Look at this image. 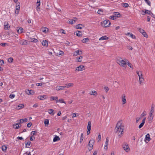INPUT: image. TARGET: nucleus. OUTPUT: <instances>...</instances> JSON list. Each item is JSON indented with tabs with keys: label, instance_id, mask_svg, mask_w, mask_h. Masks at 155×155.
<instances>
[{
	"label": "nucleus",
	"instance_id": "obj_1",
	"mask_svg": "<svg viewBox=\"0 0 155 155\" xmlns=\"http://www.w3.org/2000/svg\"><path fill=\"white\" fill-rule=\"evenodd\" d=\"M124 125L123 124L122 121H118L115 129V133L118 134V137L120 138L124 134Z\"/></svg>",
	"mask_w": 155,
	"mask_h": 155
},
{
	"label": "nucleus",
	"instance_id": "obj_2",
	"mask_svg": "<svg viewBox=\"0 0 155 155\" xmlns=\"http://www.w3.org/2000/svg\"><path fill=\"white\" fill-rule=\"evenodd\" d=\"M127 60L125 59L124 60L122 59L120 57L118 58L117 60V62L121 67L126 68L127 67Z\"/></svg>",
	"mask_w": 155,
	"mask_h": 155
},
{
	"label": "nucleus",
	"instance_id": "obj_3",
	"mask_svg": "<svg viewBox=\"0 0 155 155\" xmlns=\"http://www.w3.org/2000/svg\"><path fill=\"white\" fill-rule=\"evenodd\" d=\"M137 73L139 77V84L140 85H142L143 84L144 81L143 77L142 74V71H137Z\"/></svg>",
	"mask_w": 155,
	"mask_h": 155
},
{
	"label": "nucleus",
	"instance_id": "obj_4",
	"mask_svg": "<svg viewBox=\"0 0 155 155\" xmlns=\"http://www.w3.org/2000/svg\"><path fill=\"white\" fill-rule=\"evenodd\" d=\"M94 142V140L93 139H91L89 141L88 143V145L89 147L88 148L89 150H91L92 149Z\"/></svg>",
	"mask_w": 155,
	"mask_h": 155
},
{
	"label": "nucleus",
	"instance_id": "obj_5",
	"mask_svg": "<svg viewBox=\"0 0 155 155\" xmlns=\"http://www.w3.org/2000/svg\"><path fill=\"white\" fill-rule=\"evenodd\" d=\"M110 24V22L107 20H104L101 23L102 25L104 27H109Z\"/></svg>",
	"mask_w": 155,
	"mask_h": 155
},
{
	"label": "nucleus",
	"instance_id": "obj_6",
	"mask_svg": "<svg viewBox=\"0 0 155 155\" xmlns=\"http://www.w3.org/2000/svg\"><path fill=\"white\" fill-rule=\"evenodd\" d=\"M85 68L84 66L83 65H81L75 68V71H80L85 70Z\"/></svg>",
	"mask_w": 155,
	"mask_h": 155
},
{
	"label": "nucleus",
	"instance_id": "obj_7",
	"mask_svg": "<svg viewBox=\"0 0 155 155\" xmlns=\"http://www.w3.org/2000/svg\"><path fill=\"white\" fill-rule=\"evenodd\" d=\"M154 107L152 105L151 108L149 116L150 119L151 120H152L153 118V113L154 112Z\"/></svg>",
	"mask_w": 155,
	"mask_h": 155
},
{
	"label": "nucleus",
	"instance_id": "obj_8",
	"mask_svg": "<svg viewBox=\"0 0 155 155\" xmlns=\"http://www.w3.org/2000/svg\"><path fill=\"white\" fill-rule=\"evenodd\" d=\"M122 147L126 152H128L130 150L129 147L126 143H124L122 145Z\"/></svg>",
	"mask_w": 155,
	"mask_h": 155
},
{
	"label": "nucleus",
	"instance_id": "obj_9",
	"mask_svg": "<svg viewBox=\"0 0 155 155\" xmlns=\"http://www.w3.org/2000/svg\"><path fill=\"white\" fill-rule=\"evenodd\" d=\"M28 41L25 39H22L20 40L19 43L21 45H26L28 44Z\"/></svg>",
	"mask_w": 155,
	"mask_h": 155
},
{
	"label": "nucleus",
	"instance_id": "obj_10",
	"mask_svg": "<svg viewBox=\"0 0 155 155\" xmlns=\"http://www.w3.org/2000/svg\"><path fill=\"white\" fill-rule=\"evenodd\" d=\"M20 9V3H19V4L18 5L17 4L15 6V13L17 15L18 14V13L19 12Z\"/></svg>",
	"mask_w": 155,
	"mask_h": 155
},
{
	"label": "nucleus",
	"instance_id": "obj_11",
	"mask_svg": "<svg viewBox=\"0 0 155 155\" xmlns=\"http://www.w3.org/2000/svg\"><path fill=\"white\" fill-rule=\"evenodd\" d=\"M126 96L125 94H123L121 97V99L123 104H125L127 102L126 99Z\"/></svg>",
	"mask_w": 155,
	"mask_h": 155
},
{
	"label": "nucleus",
	"instance_id": "obj_12",
	"mask_svg": "<svg viewBox=\"0 0 155 155\" xmlns=\"http://www.w3.org/2000/svg\"><path fill=\"white\" fill-rule=\"evenodd\" d=\"M41 31L44 33L47 34L49 32V29L47 27H42L41 28Z\"/></svg>",
	"mask_w": 155,
	"mask_h": 155
},
{
	"label": "nucleus",
	"instance_id": "obj_13",
	"mask_svg": "<svg viewBox=\"0 0 155 155\" xmlns=\"http://www.w3.org/2000/svg\"><path fill=\"white\" fill-rule=\"evenodd\" d=\"M82 51L80 50H77L73 53V56H77L78 54H82Z\"/></svg>",
	"mask_w": 155,
	"mask_h": 155
},
{
	"label": "nucleus",
	"instance_id": "obj_14",
	"mask_svg": "<svg viewBox=\"0 0 155 155\" xmlns=\"http://www.w3.org/2000/svg\"><path fill=\"white\" fill-rule=\"evenodd\" d=\"M151 140V138L150 137V135L149 134H147L146 135L145 137V138L144 140V141L145 142H146V140H147L148 141H150Z\"/></svg>",
	"mask_w": 155,
	"mask_h": 155
},
{
	"label": "nucleus",
	"instance_id": "obj_15",
	"mask_svg": "<svg viewBox=\"0 0 155 155\" xmlns=\"http://www.w3.org/2000/svg\"><path fill=\"white\" fill-rule=\"evenodd\" d=\"M109 140L107 138L106 139V142L105 143L104 146V148L106 150H107L108 146V142Z\"/></svg>",
	"mask_w": 155,
	"mask_h": 155
},
{
	"label": "nucleus",
	"instance_id": "obj_16",
	"mask_svg": "<svg viewBox=\"0 0 155 155\" xmlns=\"http://www.w3.org/2000/svg\"><path fill=\"white\" fill-rule=\"evenodd\" d=\"M17 32L19 34H21L24 32V29L22 27H18L17 29Z\"/></svg>",
	"mask_w": 155,
	"mask_h": 155
},
{
	"label": "nucleus",
	"instance_id": "obj_17",
	"mask_svg": "<svg viewBox=\"0 0 155 155\" xmlns=\"http://www.w3.org/2000/svg\"><path fill=\"white\" fill-rule=\"evenodd\" d=\"M37 98L39 100H44L46 99L47 98V97L46 95H39L38 97Z\"/></svg>",
	"mask_w": 155,
	"mask_h": 155
},
{
	"label": "nucleus",
	"instance_id": "obj_18",
	"mask_svg": "<svg viewBox=\"0 0 155 155\" xmlns=\"http://www.w3.org/2000/svg\"><path fill=\"white\" fill-rule=\"evenodd\" d=\"M146 118L144 117V118L143 119L142 122L139 125V126L138 127L139 129L141 128H142L143 126L145 121Z\"/></svg>",
	"mask_w": 155,
	"mask_h": 155
},
{
	"label": "nucleus",
	"instance_id": "obj_19",
	"mask_svg": "<svg viewBox=\"0 0 155 155\" xmlns=\"http://www.w3.org/2000/svg\"><path fill=\"white\" fill-rule=\"evenodd\" d=\"M42 44L43 46L47 47L48 45V42L46 40H43L42 42Z\"/></svg>",
	"mask_w": 155,
	"mask_h": 155
},
{
	"label": "nucleus",
	"instance_id": "obj_20",
	"mask_svg": "<svg viewBox=\"0 0 155 155\" xmlns=\"http://www.w3.org/2000/svg\"><path fill=\"white\" fill-rule=\"evenodd\" d=\"M39 3V4L37 5L36 10L38 12L40 11V0H37V4Z\"/></svg>",
	"mask_w": 155,
	"mask_h": 155
},
{
	"label": "nucleus",
	"instance_id": "obj_21",
	"mask_svg": "<svg viewBox=\"0 0 155 155\" xmlns=\"http://www.w3.org/2000/svg\"><path fill=\"white\" fill-rule=\"evenodd\" d=\"M58 99V97L57 96H51L50 97V100L51 101H57Z\"/></svg>",
	"mask_w": 155,
	"mask_h": 155
},
{
	"label": "nucleus",
	"instance_id": "obj_22",
	"mask_svg": "<svg viewBox=\"0 0 155 155\" xmlns=\"http://www.w3.org/2000/svg\"><path fill=\"white\" fill-rule=\"evenodd\" d=\"M64 87V86H57L56 87V89L57 91L62 90H63L64 88H65Z\"/></svg>",
	"mask_w": 155,
	"mask_h": 155
},
{
	"label": "nucleus",
	"instance_id": "obj_23",
	"mask_svg": "<svg viewBox=\"0 0 155 155\" xmlns=\"http://www.w3.org/2000/svg\"><path fill=\"white\" fill-rule=\"evenodd\" d=\"M74 85V84L73 83H69L68 84H65V86H64L65 88H68L69 87H72Z\"/></svg>",
	"mask_w": 155,
	"mask_h": 155
},
{
	"label": "nucleus",
	"instance_id": "obj_24",
	"mask_svg": "<svg viewBox=\"0 0 155 155\" xmlns=\"http://www.w3.org/2000/svg\"><path fill=\"white\" fill-rule=\"evenodd\" d=\"M4 27L5 30H8L9 28V26L8 22H5V23Z\"/></svg>",
	"mask_w": 155,
	"mask_h": 155
},
{
	"label": "nucleus",
	"instance_id": "obj_25",
	"mask_svg": "<svg viewBox=\"0 0 155 155\" xmlns=\"http://www.w3.org/2000/svg\"><path fill=\"white\" fill-rule=\"evenodd\" d=\"M24 107V105L23 104H19L16 107V109L17 110H20L21 109L23 108Z\"/></svg>",
	"mask_w": 155,
	"mask_h": 155
},
{
	"label": "nucleus",
	"instance_id": "obj_26",
	"mask_svg": "<svg viewBox=\"0 0 155 155\" xmlns=\"http://www.w3.org/2000/svg\"><path fill=\"white\" fill-rule=\"evenodd\" d=\"M91 121H89L88 122V124L87 127V130H91Z\"/></svg>",
	"mask_w": 155,
	"mask_h": 155
},
{
	"label": "nucleus",
	"instance_id": "obj_27",
	"mask_svg": "<svg viewBox=\"0 0 155 155\" xmlns=\"http://www.w3.org/2000/svg\"><path fill=\"white\" fill-rule=\"evenodd\" d=\"M83 57L82 56H80L79 57H77L76 61L77 62H80L82 61Z\"/></svg>",
	"mask_w": 155,
	"mask_h": 155
},
{
	"label": "nucleus",
	"instance_id": "obj_28",
	"mask_svg": "<svg viewBox=\"0 0 155 155\" xmlns=\"http://www.w3.org/2000/svg\"><path fill=\"white\" fill-rule=\"evenodd\" d=\"M108 38L106 36H104L101 37L99 39V40L101 41L102 40H107L108 39Z\"/></svg>",
	"mask_w": 155,
	"mask_h": 155
},
{
	"label": "nucleus",
	"instance_id": "obj_29",
	"mask_svg": "<svg viewBox=\"0 0 155 155\" xmlns=\"http://www.w3.org/2000/svg\"><path fill=\"white\" fill-rule=\"evenodd\" d=\"M58 102H60L61 103H64L65 104H66L65 102L64 101L63 99H61L58 100V99L57 101H56V102L57 103Z\"/></svg>",
	"mask_w": 155,
	"mask_h": 155
},
{
	"label": "nucleus",
	"instance_id": "obj_30",
	"mask_svg": "<svg viewBox=\"0 0 155 155\" xmlns=\"http://www.w3.org/2000/svg\"><path fill=\"white\" fill-rule=\"evenodd\" d=\"M97 92L96 91H92L90 93V94L91 95H94V96H96L97 95Z\"/></svg>",
	"mask_w": 155,
	"mask_h": 155
},
{
	"label": "nucleus",
	"instance_id": "obj_31",
	"mask_svg": "<svg viewBox=\"0 0 155 155\" xmlns=\"http://www.w3.org/2000/svg\"><path fill=\"white\" fill-rule=\"evenodd\" d=\"M143 12L145 13V14H147L148 15H150L151 12L150 11L144 9L143 10Z\"/></svg>",
	"mask_w": 155,
	"mask_h": 155
},
{
	"label": "nucleus",
	"instance_id": "obj_32",
	"mask_svg": "<svg viewBox=\"0 0 155 155\" xmlns=\"http://www.w3.org/2000/svg\"><path fill=\"white\" fill-rule=\"evenodd\" d=\"M48 111L50 114L52 115H53L54 114V110L52 109H49Z\"/></svg>",
	"mask_w": 155,
	"mask_h": 155
},
{
	"label": "nucleus",
	"instance_id": "obj_33",
	"mask_svg": "<svg viewBox=\"0 0 155 155\" xmlns=\"http://www.w3.org/2000/svg\"><path fill=\"white\" fill-rule=\"evenodd\" d=\"M13 127L15 129H18L19 128V125L18 124H14L13 125Z\"/></svg>",
	"mask_w": 155,
	"mask_h": 155
},
{
	"label": "nucleus",
	"instance_id": "obj_34",
	"mask_svg": "<svg viewBox=\"0 0 155 155\" xmlns=\"http://www.w3.org/2000/svg\"><path fill=\"white\" fill-rule=\"evenodd\" d=\"M60 139V138L56 136L54 138L53 141L54 142H55L59 140Z\"/></svg>",
	"mask_w": 155,
	"mask_h": 155
},
{
	"label": "nucleus",
	"instance_id": "obj_35",
	"mask_svg": "<svg viewBox=\"0 0 155 155\" xmlns=\"http://www.w3.org/2000/svg\"><path fill=\"white\" fill-rule=\"evenodd\" d=\"M44 124L45 126L48 125L49 124V120L48 119H46L45 120Z\"/></svg>",
	"mask_w": 155,
	"mask_h": 155
},
{
	"label": "nucleus",
	"instance_id": "obj_36",
	"mask_svg": "<svg viewBox=\"0 0 155 155\" xmlns=\"http://www.w3.org/2000/svg\"><path fill=\"white\" fill-rule=\"evenodd\" d=\"M7 147L5 145H3L2 146V149L3 151L5 152L7 150Z\"/></svg>",
	"mask_w": 155,
	"mask_h": 155
},
{
	"label": "nucleus",
	"instance_id": "obj_37",
	"mask_svg": "<svg viewBox=\"0 0 155 155\" xmlns=\"http://www.w3.org/2000/svg\"><path fill=\"white\" fill-rule=\"evenodd\" d=\"M31 91L32 92H33L31 90H28L27 91H26V93L28 95L32 94V93H31Z\"/></svg>",
	"mask_w": 155,
	"mask_h": 155
},
{
	"label": "nucleus",
	"instance_id": "obj_38",
	"mask_svg": "<svg viewBox=\"0 0 155 155\" xmlns=\"http://www.w3.org/2000/svg\"><path fill=\"white\" fill-rule=\"evenodd\" d=\"M89 39L88 38H84L82 40V42L83 43H86L88 41Z\"/></svg>",
	"mask_w": 155,
	"mask_h": 155
},
{
	"label": "nucleus",
	"instance_id": "obj_39",
	"mask_svg": "<svg viewBox=\"0 0 155 155\" xmlns=\"http://www.w3.org/2000/svg\"><path fill=\"white\" fill-rule=\"evenodd\" d=\"M118 17V16L117 15H113L111 16H110V19L112 20H114L115 19H116Z\"/></svg>",
	"mask_w": 155,
	"mask_h": 155
},
{
	"label": "nucleus",
	"instance_id": "obj_40",
	"mask_svg": "<svg viewBox=\"0 0 155 155\" xmlns=\"http://www.w3.org/2000/svg\"><path fill=\"white\" fill-rule=\"evenodd\" d=\"M83 139H84V137L83 136V134L82 133L81 134V137H80V143H81L82 142V141L83 140Z\"/></svg>",
	"mask_w": 155,
	"mask_h": 155
},
{
	"label": "nucleus",
	"instance_id": "obj_41",
	"mask_svg": "<svg viewBox=\"0 0 155 155\" xmlns=\"http://www.w3.org/2000/svg\"><path fill=\"white\" fill-rule=\"evenodd\" d=\"M122 5V6L124 8H127L129 6V5L127 3H123Z\"/></svg>",
	"mask_w": 155,
	"mask_h": 155
},
{
	"label": "nucleus",
	"instance_id": "obj_42",
	"mask_svg": "<svg viewBox=\"0 0 155 155\" xmlns=\"http://www.w3.org/2000/svg\"><path fill=\"white\" fill-rule=\"evenodd\" d=\"M31 144V142L29 141H28L26 143H25L26 147H29Z\"/></svg>",
	"mask_w": 155,
	"mask_h": 155
},
{
	"label": "nucleus",
	"instance_id": "obj_43",
	"mask_svg": "<svg viewBox=\"0 0 155 155\" xmlns=\"http://www.w3.org/2000/svg\"><path fill=\"white\" fill-rule=\"evenodd\" d=\"M81 33V32L79 31H76V35L78 36H81L82 35L80 34Z\"/></svg>",
	"mask_w": 155,
	"mask_h": 155
},
{
	"label": "nucleus",
	"instance_id": "obj_44",
	"mask_svg": "<svg viewBox=\"0 0 155 155\" xmlns=\"http://www.w3.org/2000/svg\"><path fill=\"white\" fill-rule=\"evenodd\" d=\"M82 25L81 24H78L76 26V28L77 29H81L82 27H81Z\"/></svg>",
	"mask_w": 155,
	"mask_h": 155
},
{
	"label": "nucleus",
	"instance_id": "obj_45",
	"mask_svg": "<svg viewBox=\"0 0 155 155\" xmlns=\"http://www.w3.org/2000/svg\"><path fill=\"white\" fill-rule=\"evenodd\" d=\"M127 65L131 68H133L132 65V64L130 62H129L128 60H127Z\"/></svg>",
	"mask_w": 155,
	"mask_h": 155
},
{
	"label": "nucleus",
	"instance_id": "obj_46",
	"mask_svg": "<svg viewBox=\"0 0 155 155\" xmlns=\"http://www.w3.org/2000/svg\"><path fill=\"white\" fill-rule=\"evenodd\" d=\"M129 36L133 39H134L136 38L135 36L132 33H131L130 34Z\"/></svg>",
	"mask_w": 155,
	"mask_h": 155
},
{
	"label": "nucleus",
	"instance_id": "obj_47",
	"mask_svg": "<svg viewBox=\"0 0 155 155\" xmlns=\"http://www.w3.org/2000/svg\"><path fill=\"white\" fill-rule=\"evenodd\" d=\"M37 131H33L31 132V134L32 136H34L37 134Z\"/></svg>",
	"mask_w": 155,
	"mask_h": 155
},
{
	"label": "nucleus",
	"instance_id": "obj_48",
	"mask_svg": "<svg viewBox=\"0 0 155 155\" xmlns=\"http://www.w3.org/2000/svg\"><path fill=\"white\" fill-rule=\"evenodd\" d=\"M143 36L144 37L147 38L148 37V35L146 33L145 31L142 33H141Z\"/></svg>",
	"mask_w": 155,
	"mask_h": 155
},
{
	"label": "nucleus",
	"instance_id": "obj_49",
	"mask_svg": "<svg viewBox=\"0 0 155 155\" xmlns=\"http://www.w3.org/2000/svg\"><path fill=\"white\" fill-rule=\"evenodd\" d=\"M146 115V112L144 111L141 114L140 116L142 117L145 116Z\"/></svg>",
	"mask_w": 155,
	"mask_h": 155
},
{
	"label": "nucleus",
	"instance_id": "obj_50",
	"mask_svg": "<svg viewBox=\"0 0 155 155\" xmlns=\"http://www.w3.org/2000/svg\"><path fill=\"white\" fill-rule=\"evenodd\" d=\"M104 88L105 91L106 92H107L109 90V88L107 87H105Z\"/></svg>",
	"mask_w": 155,
	"mask_h": 155
},
{
	"label": "nucleus",
	"instance_id": "obj_51",
	"mask_svg": "<svg viewBox=\"0 0 155 155\" xmlns=\"http://www.w3.org/2000/svg\"><path fill=\"white\" fill-rule=\"evenodd\" d=\"M142 118V117L141 116H140V117H137L136 118V122L137 123Z\"/></svg>",
	"mask_w": 155,
	"mask_h": 155
},
{
	"label": "nucleus",
	"instance_id": "obj_52",
	"mask_svg": "<svg viewBox=\"0 0 155 155\" xmlns=\"http://www.w3.org/2000/svg\"><path fill=\"white\" fill-rule=\"evenodd\" d=\"M13 59L12 58L10 57L9 58L8 60V61L9 62H12L13 61Z\"/></svg>",
	"mask_w": 155,
	"mask_h": 155
},
{
	"label": "nucleus",
	"instance_id": "obj_53",
	"mask_svg": "<svg viewBox=\"0 0 155 155\" xmlns=\"http://www.w3.org/2000/svg\"><path fill=\"white\" fill-rule=\"evenodd\" d=\"M75 20H71L69 21V23L71 25H73L74 24V22L75 23Z\"/></svg>",
	"mask_w": 155,
	"mask_h": 155
},
{
	"label": "nucleus",
	"instance_id": "obj_54",
	"mask_svg": "<svg viewBox=\"0 0 155 155\" xmlns=\"http://www.w3.org/2000/svg\"><path fill=\"white\" fill-rule=\"evenodd\" d=\"M138 30L141 33H142L144 31V30L140 28H138Z\"/></svg>",
	"mask_w": 155,
	"mask_h": 155
},
{
	"label": "nucleus",
	"instance_id": "obj_55",
	"mask_svg": "<svg viewBox=\"0 0 155 155\" xmlns=\"http://www.w3.org/2000/svg\"><path fill=\"white\" fill-rule=\"evenodd\" d=\"M64 54V52L62 51H60L59 53V55H63Z\"/></svg>",
	"mask_w": 155,
	"mask_h": 155
},
{
	"label": "nucleus",
	"instance_id": "obj_56",
	"mask_svg": "<svg viewBox=\"0 0 155 155\" xmlns=\"http://www.w3.org/2000/svg\"><path fill=\"white\" fill-rule=\"evenodd\" d=\"M101 135L100 134H99L98 136V142L101 141Z\"/></svg>",
	"mask_w": 155,
	"mask_h": 155
},
{
	"label": "nucleus",
	"instance_id": "obj_57",
	"mask_svg": "<svg viewBox=\"0 0 155 155\" xmlns=\"http://www.w3.org/2000/svg\"><path fill=\"white\" fill-rule=\"evenodd\" d=\"M15 95L14 94H11L9 95V97L11 99H13L14 98Z\"/></svg>",
	"mask_w": 155,
	"mask_h": 155
},
{
	"label": "nucleus",
	"instance_id": "obj_58",
	"mask_svg": "<svg viewBox=\"0 0 155 155\" xmlns=\"http://www.w3.org/2000/svg\"><path fill=\"white\" fill-rule=\"evenodd\" d=\"M103 12V11L101 9H99L97 11V13L99 14H101Z\"/></svg>",
	"mask_w": 155,
	"mask_h": 155
},
{
	"label": "nucleus",
	"instance_id": "obj_59",
	"mask_svg": "<svg viewBox=\"0 0 155 155\" xmlns=\"http://www.w3.org/2000/svg\"><path fill=\"white\" fill-rule=\"evenodd\" d=\"M38 40L37 39H35V38H32V41H32L33 42H36L38 41Z\"/></svg>",
	"mask_w": 155,
	"mask_h": 155
},
{
	"label": "nucleus",
	"instance_id": "obj_60",
	"mask_svg": "<svg viewBox=\"0 0 155 155\" xmlns=\"http://www.w3.org/2000/svg\"><path fill=\"white\" fill-rule=\"evenodd\" d=\"M32 125V123L31 122L28 123L27 124V127H30Z\"/></svg>",
	"mask_w": 155,
	"mask_h": 155
},
{
	"label": "nucleus",
	"instance_id": "obj_61",
	"mask_svg": "<svg viewBox=\"0 0 155 155\" xmlns=\"http://www.w3.org/2000/svg\"><path fill=\"white\" fill-rule=\"evenodd\" d=\"M38 106V104H34L33 106V107H35V108H37Z\"/></svg>",
	"mask_w": 155,
	"mask_h": 155
},
{
	"label": "nucleus",
	"instance_id": "obj_62",
	"mask_svg": "<svg viewBox=\"0 0 155 155\" xmlns=\"http://www.w3.org/2000/svg\"><path fill=\"white\" fill-rule=\"evenodd\" d=\"M35 137L34 136H31L30 138V140L31 141H32L35 140Z\"/></svg>",
	"mask_w": 155,
	"mask_h": 155
},
{
	"label": "nucleus",
	"instance_id": "obj_63",
	"mask_svg": "<svg viewBox=\"0 0 155 155\" xmlns=\"http://www.w3.org/2000/svg\"><path fill=\"white\" fill-rule=\"evenodd\" d=\"M21 119L22 120V121L23 122H26L28 120V119L27 118H24V119Z\"/></svg>",
	"mask_w": 155,
	"mask_h": 155
},
{
	"label": "nucleus",
	"instance_id": "obj_64",
	"mask_svg": "<svg viewBox=\"0 0 155 155\" xmlns=\"http://www.w3.org/2000/svg\"><path fill=\"white\" fill-rule=\"evenodd\" d=\"M4 64V61L3 60L0 61V65H2Z\"/></svg>",
	"mask_w": 155,
	"mask_h": 155
}]
</instances>
